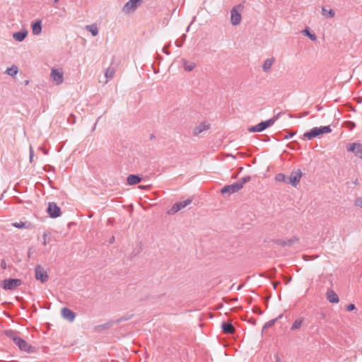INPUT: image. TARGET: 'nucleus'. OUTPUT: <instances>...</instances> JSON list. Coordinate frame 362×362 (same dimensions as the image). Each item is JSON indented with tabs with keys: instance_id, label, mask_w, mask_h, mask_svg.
Masks as SVG:
<instances>
[{
	"instance_id": "1",
	"label": "nucleus",
	"mask_w": 362,
	"mask_h": 362,
	"mask_svg": "<svg viewBox=\"0 0 362 362\" xmlns=\"http://www.w3.org/2000/svg\"><path fill=\"white\" fill-rule=\"evenodd\" d=\"M250 180H251V177L250 176H245L244 177H242L240 180H239L236 182H234L229 185L224 186L221 189V192L223 195H225V194L230 195L232 194H234V193L238 192L239 190H240L243 187V185L246 182L250 181Z\"/></svg>"
},
{
	"instance_id": "2",
	"label": "nucleus",
	"mask_w": 362,
	"mask_h": 362,
	"mask_svg": "<svg viewBox=\"0 0 362 362\" xmlns=\"http://www.w3.org/2000/svg\"><path fill=\"white\" fill-rule=\"evenodd\" d=\"M7 335L13 341L15 344L19 348L21 351H25L27 353H31L34 351L35 348L33 346L30 345L22 338L15 335L13 332H8Z\"/></svg>"
},
{
	"instance_id": "3",
	"label": "nucleus",
	"mask_w": 362,
	"mask_h": 362,
	"mask_svg": "<svg viewBox=\"0 0 362 362\" xmlns=\"http://www.w3.org/2000/svg\"><path fill=\"white\" fill-rule=\"evenodd\" d=\"M243 6L241 4L233 6L230 10V22L233 25H239L241 22V11Z\"/></svg>"
},
{
	"instance_id": "4",
	"label": "nucleus",
	"mask_w": 362,
	"mask_h": 362,
	"mask_svg": "<svg viewBox=\"0 0 362 362\" xmlns=\"http://www.w3.org/2000/svg\"><path fill=\"white\" fill-rule=\"evenodd\" d=\"M22 281L19 279H7L4 280L1 285L5 290H15L17 287L20 286Z\"/></svg>"
},
{
	"instance_id": "5",
	"label": "nucleus",
	"mask_w": 362,
	"mask_h": 362,
	"mask_svg": "<svg viewBox=\"0 0 362 362\" xmlns=\"http://www.w3.org/2000/svg\"><path fill=\"white\" fill-rule=\"evenodd\" d=\"M35 277L37 280L40 281L42 283L47 281L49 279L47 272L40 264L35 267Z\"/></svg>"
},
{
	"instance_id": "6",
	"label": "nucleus",
	"mask_w": 362,
	"mask_h": 362,
	"mask_svg": "<svg viewBox=\"0 0 362 362\" xmlns=\"http://www.w3.org/2000/svg\"><path fill=\"white\" fill-rule=\"evenodd\" d=\"M50 77L57 85H59L64 81L63 71L55 68L51 69Z\"/></svg>"
},
{
	"instance_id": "7",
	"label": "nucleus",
	"mask_w": 362,
	"mask_h": 362,
	"mask_svg": "<svg viewBox=\"0 0 362 362\" xmlns=\"http://www.w3.org/2000/svg\"><path fill=\"white\" fill-rule=\"evenodd\" d=\"M301 177L302 172L300 170H294L288 176V183L293 187H296L299 184Z\"/></svg>"
},
{
	"instance_id": "8",
	"label": "nucleus",
	"mask_w": 362,
	"mask_h": 362,
	"mask_svg": "<svg viewBox=\"0 0 362 362\" xmlns=\"http://www.w3.org/2000/svg\"><path fill=\"white\" fill-rule=\"evenodd\" d=\"M141 0H129L128 1L122 8V11L127 14L134 11L140 4Z\"/></svg>"
},
{
	"instance_id": "9",
	"label": "nucleus",
	"mask_w": 362,
	"mask_h": 362,
	"mask_svg": "<svg viewBox=\"0 0 362 362\" xmlns=\"http://www.w3.org/2000/svg\"><path fill=\"white\" fill-rule=\"evenodd\" d=\"M47 213L52 218H57L61 214L60 208L54 202H49L47 208Z\"/></svg>"
},
{
	"instance_id": "10",
	"label": "nucleus",
	"mask_w": 362,
	"mask_h": 362,
	"mask_svg": "<svg viewBox=\"0 0 362 362\" xmlns=\"http://www.w3.org/2000/svg\"><path fill=\"white\" fill-rule=\"evenodd\" d=\"M299 241V239L296 237H293L291 238L287 239V240H274V243L279 245L281 246H291L293 244L298 243Z\"/></svg>"
},
{
	"instance_id": "11",
	"label": "nucleus",
	"mask_w": 362,
	"mask_h": 362,
	"mask_svg": "<svg viewBox=\"0 0 362 362\" xmlns=\"http://www.w3.org/2000/svg\"><path fill=\"white\" fill-rule=\"evenodd\" d=\"M210 125L206 122H204L200 123L199 125L196 126L193 130L192 134L194 136H197L199 134L209 129Z\"/></svg>"
},
{
	"instance_id": "12",
	"label": "nucleus",
	"mask_w": 362,
	"mask_h": 362,
	"mask_svg": "<svg viewBox=\"0 0 362 362\" xmlns=\"http://www.w3.org/2000/svg\"><path fill=\"white\" fill-rule=\"evenodd\" d=\"M348 151H351L354 153V154L362 158V146L358 143H353L350 145V146L347 148Z\"/></svg>"
},
{
	"instance_id": "13",
	"label": "nucleus",
	"mask_w": 362,
	"mask_h": 362,
	"mask_svg": "<svg viewBox=\"0 0 362 362\" xmlns=\"http://www.w3.org/2000/svg\"><path fill=\"white\" fill-rule=\"evenodd\" d=\"M61 314L63 318L69 322H73L76 318V314L67 308H63L61 310Z\"/></svg>"
},
{
	"instance_id": "14",
	"label": "nucleus",
	"mask_w": 362,
	"mask_h": 362,
	"mask_svg": "<svg viewBox=\"0 0 362 362\" xmlns=\"http://www.w3.org/2000/svg\"><path fill=\"white\" fill-rule=\"evenodd\" d=\"M320 134H322V132H320V128L314 127L310 131L304 133L303 137L308 139V140H312Z\"/></svg>"
},
{
	"instance_id": "15",
	"label": "nucleus",
	"mask_w": 362,
	"mask_h": 362,
	"mask_svg": "<svg viewBox=\"0 0 362 362\" xmlns=\"http://www.w3.org/2000/svg\"><path fill=\"white\" fill-rule=\"evenodd\" d=\"M276 121V118H272L266 121L261 122L257 124L258 132L264 131L267 127L272 126Z\"/></svg>"
},
{
	"instance_id": "16",
	"label": "nucleus",
	"mask_w": 362,
	"mask_h": 362,
	"mask_svg": "<svg viewBox=\"0 0 362 362\" xmlns=\"http://www.w3.org/2000/svg\"><path fill=\"white\" fill-rule=\"evenodd\" d=\"M327 299L332 303H337L339 301V298L337 294L332 289L327 290L326 293Z\"/></svg>"
},
{
	"instance_id": "17",
	"label": "nucleus",
	"mask_w": 362,
	"mask_h": 362,
	"mask_svg": "<svg viewBox=\"0 0 362 362\" xmlns=\"http://www.w3.org/2000/svg\"><path fill=\"white\" fill-rule=\"evenodd\" d=\"M28 35V30L24 29L21 31L16 32L13 34V37L15 40L18 42H22L25 40V38Z\"/></svg>"
},
{
	"instance_id": "18",
	"label": "nucleus",
	"mask_w": 362,
	"mask_h": 362,
	"mask_svg": "<svg viewBox=\"0 0 362 362\" xmlns=\"http://www.w3.org/2000/svg\"><path fill=\"white\" fill-rule=\"evenodd\" d=\"M141 181V177L139 175H129L127 177V182L129 185H134L139 183Z\"/></svg>"
},
{
	"instance_id": "19",
	"label": "nucleus",
	"mask_w": 362,
	"mask_h": 362,
	"mask_svg": "<svg viewBox=\"0 0 362 362\" xmlns=\"http://www.w3.org/2000/svg\"><path fill=\"white\" fill-rule=\"evenodd\" d=\"M221 328L223 332L226 334H233L235 332V327L230 322H223Z\"/></svg>"
},
{
	"instance_id": "20",
	"label": "nucleus",
	"mask_w": 362,
	"mask_h": 362,
	"mask_svg": "<svg viewBox=\"0 0 362 362\" xmlns=\"http://www.w3.org/2000/svg\"><path fill=\"white\" fill-rule=\"evenodd\" d=\"M274 58L271 57L264 61V62L262 64V69L264 72H269L272 66V65L274 63Z\"/></svg>"
},
{
	"instance_id": "21",
	"label": "nucleus",
	"mask_w": 362,
	"mask_h": 362,
	"mask_svg": "<svg viewBox=\"0 0 362 362\" xmlns=\"http://www.w3.org/2000/svg\"><path fill=\"white\" fill-rule=\"evenodd\" d=\"M32 31L34 35H38L42 32L41 21H37L32 25Z\"/></svg>"
},
{
	"instance_id": "22",
	"label": "nucleus",
	"mask_w": 362,
	"mask_h": 362,
	"mask_svg": "<svg viewBox=\"0 0 362 362\" xmlns=\"http://www.w3.org/2000/svg\"><path fill=\"white\" fill-rule=\"evenodd\" d=\"M322 14L325 18H331L334 17L335 11L333 9L327 10L325 7L322 8Z\"/></svg>"
},
{
	"instance_id": "23",
	"label": "nucleus",
	"mask_w": 362,
	"mask_h": 362,
	"mask_svg": "<svg viewBox=\"0 0 362 362\" xmlns=\"http://www.w3.org/2000/svg\"><path fill=\"white\" fill-rule=\"evenodd\" d=\"M281 317H282V315H279V316H278L277 317H276V318H274V319H272V320H269V321L267 322L264 325V326H263V327H262V333H263V332H264L267 329H268L269 327H270L273 326V325L275 324V322H276L279 319H280V318H281Z\"/></svg>"
},
{
	"instance_id": "24",
	"label": "nucleus",
	"mask_w": 362,
	"mask_h": 362,
	"mask_svg": "<svg viewBox=\"0 0 362 362\" xmlns=\"http://www.w3.org/2000/svg\"><path fill=\"white\" fill-rule=\"evenodd\" d=\"M86 29L91 33L93 36H96L98 34V29L95 24L86 25Z\"/></svg>"
},
{
	"instance_id": "25",
	"label": "nucleus",
	"mask_w": 362,
	"mask_h": 362,
	"mask_svg": "<svg viewBox=\"0 0 362 362\" xmlns=\"http://www.w3.org/2000/svg\"><path fill=\"white\" fill-rule=\"evenodd\" d=\"M275 180L278 182L288 183V177L283 173L277 174L275 177Z\"/></svg>"
},
{
	"instance_id": "26",
	"label": "nucleus",
	"mask_w": 362,
	"mask_h": 362,
	"mask_svg": "<svg viewBox=\"0 0 362 362\" xmlns=\"http://www.w3.org/2000/svg\"><path fill=\"white\" fill-rule=\"evenodd\" d=\"M192 202V199L189 198L185 201L177 202L176 204H178V206L180 208V211L188 205H189Z\"/></svg>"
},
{
	"instance_id": "27",
	"label": "nucleus",
	"mask_w": 362,
	"mask_h": 362,
	"mask_svg": "<svg viewBox=\"0 0 362 362\" xmlns=\"http://www.w3.org/2000/svg\"><path fill=\"white\" fill-rule=\"evenodd\" d=\"M303 322V318H302V317L295 320L293 322L291 329L292 330L299 329L301 327Z\"/></svg>"
},
{
	"instance_id": "28",
	"label": "nucleus",
	"mask_w": 362,
	"mask_h": 362,
	"mask_svg": "<svg viewBox=\"0 0 362 362\" xmlns=\"http://www.w3.org/2000/svg\"><path fill=\"white\" fill-rule=\"evenodd\" d=\"M115 69L112 67H108L105 73V76L107 78H112L115 75Z\"/></svg>"
},
{
	"instance_id": "29",
	"label": "nucleus",
	"mask_w": 362,
	"mask_h": 362,
	"mask_svg": "<svg viewBox=\"0 0 362 362\" xmlns=\"http://www.w3.org/2000/svg\"><path fill=\"white\" fill-rule=\"evenodd\" d=\"M6 73L10 76H14V75L17 74V73H18V67L16 66L13 65L11 67L8 68L6 71Z\"/></svg>"
},
{
	"instance_id": "30",
	"label": "nucleus",
	"mask_w": 362,
	"mask_h": 362,
	"mask_svg": "<svg viewBox=\"0 0 362 362\" xmlns=\"http://www.w3.org/2000/svg\"><path fill=\"white\" fill-rule=\"evenodd\" d=\"M194 67H195V64L193 62H185V63H184V69L185 71H191L194 69Z\"/></svg>"
},
{
	"instance_id": "31",
	"label": "nucleus",
	"mask_w": 362,
	"mask_h": 362,
	"mask_svg": "<svg viewBox=\"0 0 362 362\" xmlns=\"http://www.w3.org/2000/svg\"><path fill=\"white\" fill-rule=\"evenodd\" d=\"M180 211V208L178 206V204H177L176 203L174 204L173 205V206L168 211V214H170V215H173V214H176L177 212H178Z\"/></svg>"
},
{
	"instance_id": "32",
	"label": "nucleus",
	"mask_w": 362,
	"mask_h": 362,
	"mask_svg": "<svg viewBox=\"0 0 362 362\" xmlns=\"http://www.w3.org/2000/svg\"><path fill=\"white\" fill-rule=\"evenodd\" d=\"M303 33H305V35H306L312 41H315L317 40L316 35L310 33L308 29L303 30Z\"/></svg>"
},
{
	"instance_id": "33",
	"label": "nucleus",
	"mask_w": 362,
	"mask_h": 362,
	"mask_svg": "<svg viewBox=\"0 0 362 362\" xmlns=\"http://www.w3.org/2000/svg\"><path fill=\"white\" fill-rule=\"evenodd\" d=\"M320 128V132H322V134H326V133H330L332 132V129L329 126L321 127Z\"/></svg>"
},
{
	"instance_id": "34",
	"label": "nucleus",
	"mask_w": 362,
	"mask_h": 362,
	"mask_svg": "<svg viewBox=\"0 0 362 362\" xmlns=\"http://www.w3.org/2000/svg\"><path fill=\"white\" fill-rule=\"evenodd\" d=\"M354 204L356 206L362 209V197L356 198L354 201Z\"/></svg>"
},
{
	"instance_id": "35",
	"label": "nucleus",
	"mask_w": 362,
	"mask_h": 362,
	"mask_svg": "<svg viewBox=\"0 0 362 362\" xmlns=\"http://www.w3.org/2000/svg\"><path fill=\"white\" fill-rule=\"evenodd\" d=\"M318 257H319L318 255H316V256L304 255L303 259L305 261H310L311 259H315L317 258Z\"/></svg>"
},
{
	"instance_id": "36",
	"label": "nucleus",
	"mask_w": 362,
	"mask_h": 362,
	"mask_svg": "<svg viewBox=\"0 0 362 362\" xmlns=\"http://www.w3.org/2000/svg\"><path fill=\"white\" fill-rule=\"evenodd\" d=\"M30 153V162L33 163V157H34V151L33 149L32 146H30L29 149Z\"/></svg>"
},
{
	"instance_id": "37",
	"label": "nucleus",
	"mask_w": 362,
	"mask_h": 362,
	"mask_svg": "<svg viewBox=\"0 0 362 362\" xmlns=\"http://www.w3.org/2000/svg\"><path fill=\"white\" fill-rule=\"evenodd\" d=\"M355 308H356L355 305H354V304H352V303H351V304H349V305H348L346 306V310H347V311H352V310H354Z\"/></svg>"
},
{
	"instance_id": "38",
	"label": "nucleus",
	"mask_w": 362,
	"mask_h": 362,
	"mask_svg": "<svg viewBox=\"0 0 362 362\" xmlns=\"http://www.w3.org/2000/svg\"><path fill=\"white\" fill-rule=\"evenodd\" d=\"M248 131H249L250 132H258V129H257V125L250 127V128L248 129Z\"/></svg>"
},
{
	"instance_id": "39",
	"label": "nucleus",
	"mask_w": 362,
	"mask_h": 362,
	"mask_svg": "<svg viewBox=\"0 0 362 362\" xmlns=\"http://www.w3.org/2000/svg\"><path fill=\"white\" fill-rule=\"evenodd\" d=\"M47 236V233H44L43 236H42V238H43L42 244L44 246L47 245V240H46Z\"/></svg>"
},
{
	"instance_id": "40",
	"label": "nucleus",
	"mask_w": 362,
	"mask_h": 362,
	"mask_svg": "<svg viewBox=\"0 0 362 362\" xmlns=\"http://www.w3.org/2000/svg\"><path fill=\"white\" fill-rule=\"evenodd\" d=\"M1 267L3 269H6L7 267V265H6V263L5 262V260H2L1 262Z\"/></svg>"
},
{
	"instance_id": "41",
	"label": "nucleus",
	"mask_w": 362,
	"mask_h": 362,
	"mask_svg": "<svg viewBox=\"0 0 362 362\" xmlns=\"http://www.w3.org/2000/svg\"><path fill=\"white\" fill-rule=\"evenodd\" d=\"M13 226L16 228H22L24 226V223H14Z\"/></svg>"
},
{
	"instance_id": "42",
	"label": "nucleus",
	"mask_w": 362,
	"mask_h": 362,
	"mask_svg": "<svg viewBox=\"0 0 362 362\" xmlns=\"http://www.w3.org/2000/svg\"><path fill=\"white\" fill-rule=\"evenodd\" d=\"M275 362H285L284 361H282L278 355H276L275 356Z\"/></svg>"
},
{
	"instance_id": "43",
	"label": "nucleus",
	"mask_w": 362,
	"mask_h": 362,
	"mask_svg": "<svg viewBox=\"0 0 362 362\" xmlns=\"http://www.w3.org/2000/svg\"><path fill=\"white\" fill-rule=\"evenodd\" d=\"M295 134L293 133V134H290L289 135H287L285 136V139H289V138H291Z\"/></svg>"
},
{
	"instance_id": "44",
	"label": "nucleus",
	"mask_w": 362,
	"mask_h": 362,
	"mask_svg": "<svg viewBox=\"0 0 362 362\" xmlns=\"http://www.w3.org/2000/svg\"><path fill=\"white\" fill-rule=\"evenodd\" d=\"M111 325H112L111 323H107L106 325H102L101 327H103V328H107L109 326H110Z\"/></svg>"
},
{
	"instance_id": "45",
	"label": "nucleus",
	"mask_w": 362,
	"mask_h": 362,
	"mask_svg": "<svg viewBox=\"0 0 362 362\" xmlns=\"http://www.w3.org/2000/svg\"><path fill=\"white\" fill-rule=\"evenodd\" d=\"M354 185H358L359 184L358 182V179H356L354 182H353Z\"/></svg>"
},
{
	"instance_id": "46",
	"label": "nucleus",
	"mask_w": 362,
	"mask_h": 362,
	"mask_svg": "<svg viewBox=\"0 0 362 362\" xmlns=\"http://www.w3.org/2000/svg\"><path fill=\"white\" fill-rule=\"evenodd\" d=\"M279 282H274L273 283V286H274V288H276L277 285L279 284Z\"/></svg>"
},
{
	"instance_id": "47",
	"label": "nucleus",
	"mask_w": 362,
	"mask_h": 362,
	"mask_svg": "<svg viewBox=\"0 0 362 362\" xmlns=\"http://www.w3.org/2000/svg\"><path fill=\"white\" fill-rule=\"evenodd\" d=\"M139 188H140V189H146L147 186L139 185Z\"/></svg>"
},
{
	"instance_id": "48",
	"label": "nucleus",
	"mask_w": 362,
	"mask_h": 362,
	"mask_svg": "<svg viewBox=\"0 0 362 362\" xmlns=\"http://www.w3.org/2000/svg\"><path fill=\"white\" fill-rule=\"evenodd\" d=\"M115 240V237H112V238L110 239V243H112Z\"/></svg>"
},
{
	"instance_id": "49",
	"label": "nucleus",
	"mask_w": 362,
	"mask_h": 362,
	"mask_svg": "<svg viewBox=\"0 0 362 362\" xmlns=\"http://www.w3.org/2000/svg\"><path fill=\"white\" fill-rule=\"evenodd\" d=\"M257 313H258L259 315H262V312L260 310L257 309Z\"/></svg>"
},
{
	"instance_id": "50",
	"label": "nucleus",
	"mask_w": 362,
	"mask_h": 362,
	"mask_svg": "<svg viewBox=\"0 0 362 362\" xmlns=\"http://www.w3.org/2000/svg\"><path fill=\"white\" fill-rule=\"evenodd\" d=\"M242 286H238V290L241 289Z\"/></svg>"
},
{
	"instance_id": "51",
	"label": "nucleus",
	"mask_w": 362,
	"mask_h": 362,
	"mask_svg": "<svg viewBox=\"0 0 362 362\" xmlns=\"http://www.w3.org/2000/svg\"><path fill=\"white\" fill-rule=\"evenodd\" d=\"M58 1H59V0H54V3H57Z\"/></svg>"
}]
</instances>
